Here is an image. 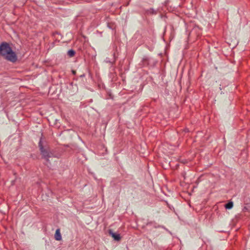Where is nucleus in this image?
<instances>
[{"label":"nucleus","instance_id":"423d86ee","mask_svg":"<svg viewBox=\"0 0 250 250\" xmlns=\"http://www.w3.org/2000/svg\"><path fill=\"white\" fill-rule=\"evenodd\" d=\"M75 54V52L73 49L69 50L67 52V54L69 57H73Z\"/></svg>","mask_w":250,"mask_h":250},{"label":"nucleus","instance_id":"6e6552de","mask_svg":"<svg viewBox=\"0 0 250 250\" xmlns=\"http://www.w3.org/2000/svg\"><path fill=\"white\" fill-rule=\"evenodd\" d=\"M72 73H73V74L75 75L76 74V71H74V70H72Z\"/></svg>","mask_w":250,"mask_h":250},{"label":"nucleus","instance_id":"f257e3e1","mask_svg":"<svg viewBox=\"0 0 250 250\" xmlns=\"http://www.w3.org/2000/svg\"><path fill=\"white\" fill-rule=\"evenodd\" d=\"M0 55L11 62H15L17 60L16 54L12 51L9 44L5 42L0 45Z\"/></svg>","mask_w":250,"mask_h":250},{"label":"nucleus","instance_id":"39448f33","mask_svg":"<svg viewBox=\"0 0 250 250\" xmlns=\"http://www.w3.org/2000/svg\"><path fill=\"white\" fill-rule=\"evenodd\" d=\"M233 207V203L232 202H229L225 205V208L227 209H231Z\"/></svg>","mask_w":250,"mask_h":250},{"label":"nucleus","instance_id":"7ed1b4c3","mask_svg":"<svg viewBox=\"0 0 250 250\" xmlns=\"http://www.w3.org/2000/svg\"><path fill=\"white\" fill-rule=\"evenodd\" d=\"M109 234L112 236V237L114 238V239L116 241H119L120 240L121 237L120 236V235L118 233H116L113 232L112 230H109Z\"/></svg>","mask_w":250,"mask_h":250},{"label":"nucleus","instance_id":"0eeeda50","mask_svg":"<svg viewBox=\"0 0 250 250\" xmlns=\"http://www.w3.org/2000/svg\"><path fill=\"white\" fill-rule=\"evenodd\" d=\"M106 62H108V63H112L113 62H114L115 61V59H113V61H111L110 60H109V58H106L104 61Z\"/></svg>","mask_w":250,"mask_h":250},{"label":"nucleus","instance_id":"1a4fd4ad","mask_svg":"<svg viewBox=\"0 0 250 250\" xmlns=\"http://www.w3.org/2000/svg\"><path fill=\"white\" fill-rule=\"evenodd\" d=\"M46 165H47V166L48 167H49V165H48V164H46Z\"/></svg>","mask_w":250,"mask_h":250},{"label":"nucleus","instance_id":"f03ea898","mask_svg":"<svg viewBox=\"0 0 250 250\" xmlns=\"http://www.w3.org/2000/svg\"><path fill=\"white\" fill-rule=\"evenodd\" d=\"M39 146L40 147L41 152L43 158L44 159H45L47 162H48L49 158L55 157V155L53 153L50 151L49 150L44 149L43 148V146L42 144L41 139L40 140V141L39 143Z\"/></svg>","mask_w":250,"mask_h":250},{"label":"nucleus","instance_id":"20e7f679","mask_svg":"<svg viewBox=\"0 0 250 250\" xmlns=\"http://www.w3.org/2000/svg\"><path fill=\"white\" fill-rule=\"evenodd\" d=\"M55 238L57 241H60L62 240V235L60 232V229H57L56 230L55 233Z\"/></svg>","mask_w":250,"mask_h":250}]
</instances>
